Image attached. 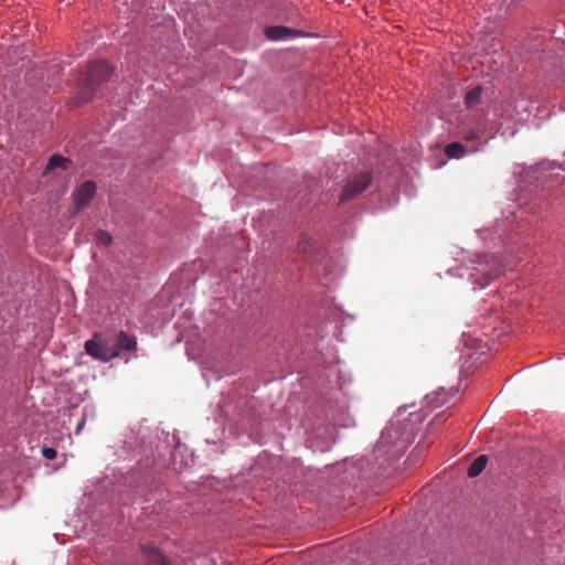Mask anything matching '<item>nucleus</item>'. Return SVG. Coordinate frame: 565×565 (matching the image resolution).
<instances>
[{
    "instance_id": "nucleus-1",
    "label": "nucleus",
    "mask_w": 565,
    "mask_h": 565,
    "mask_svg": "<svg viewBox=\"0 0 565 565\" xmlns=\"http://www.w3.org/2000/svg\"><path fill=\"white\" fill-rule=\"evenodd\" d=\"M324 375L330 379V382L334 383L332 388H337L335 392V402L334 405H331L328 409H326V418L329 420V424L324 427V437L323 440L320 439V451H327L331 448V445L335 443L338 437L337 427H345L348 426V405L345 399L341 394V384H340V369L337 363L330 364L324 367Z\"/></svg>"
},
{
    "instance_id": "nucleus-2",
    "label": "nucleus",
    "mask_w": 565,
    "mask_h": 565,
    "mask_svg": "<svg viewBox=\"0 0 565 565\" xmlns=\"http://www.w3.org/2000/svg\"><path fill=\"white\" fill-rule=\"evenodd\" d=\"M111 73L113 67L105 61L89 63L78 78V100L81 103L92 100L99 86L110 77Z\"/></svg>"
},
{
    "instance_id": "nucleus-3",
    "label": "nucleus",
    "mask_w": 565,
    "mask_h": 565,
    "mask_svg": "<svg viewBox=\"0 0 565 565\" xmlns=\"http://www.w3.org/2000/svg\"><path fill=\"white\" fill-rule=\"evenodd\" d=\"M473 263L476 264L475 274L471 276L476 282H480L482 279L487 282L497 280L505 271V266L492 254L478 255Z\"/></svg>"
},
{
    "instance_id": "nucleus-4",
    "label": "nucleus",
    "mask_w": 565,
    "mask_h": 565,
    "mask_svg": "<svg viewBox=\"0 0 565 565\" xmlns=\"http://www.w3.org/2000/svg\"><path fill=\"white\" fill-rule=\"evenodd\" d=\"M373 180L371 171L364 170L350 175L340 195V203L348 202L365 191Z\"/></svg>"
},
{
    "instance_id": "nucleus-5",
    "label": "nucleus",
    "mask_w": 565,
    "mask_h": 565,
    "mask_svg": "<svg viewBox=\"0 0 565 565\" xmlns=\"http://www.w3.org/2000/svg\"><path fill=\"white\" fill-rule=\"evenodd\" d=\"M85 351L92 358L102 362H108L116 358V352L110 349V335L95 333L85 342Z\"/></svg>"
},
{
    "instance_id": "nucleus-6",
    "label": "nucleus",
    "mask_w": 565,
    "mask_h": 565,
    "mask_svg": "<svg viewBox=\"0 0 565 565\" xmlns=\"http://www.w3.org/2000/svg\"><path fill=\"white\" fill-rule=\"evenodd\" d=\"M96 184L93 181H86L73 192V201L76 211L84 209L94 198Z\"/></svg>"
},
{
    "instance_id": "nucleus-7",
    "label": "nucleus",
    "mask_w": 565,
    "mask_h": 565,
    "mask_svg": "<svg viewBox=\"0 0 565 565\" xmlns=\"http://www.w3.org/2000/svg\"><path fill=\"white\" fill-rule=\"evenodd\" d=\"M142 552L147 561L152 565H168L166 557L154 546L145 545L142 546Z\"/></svg>"
},
{
    "instance_id": "nucleus-8",
    "label": "nucleus",
    "mask_w": 565,
    "mask_h": 565,
    "mask_svg": "<svg viewBox=\"0 0 565 565\" xmlns=\"http://www.w3.org/2000/svg\"><path fill=\"white\" fill-rule=\"evenodd\" d=\"M265 34L269 40L278 41L291 36L294 34V30L287 26H267L265 29Z\"/></svg>"
},
{
    "instance_id": "nucleus-9",
    "label": "nucleus",
    "mask_w": 565,
    "mask_h": 565,
    "mask_svg": "<svg viewBox=\"0 0 565 565\" xmlns=\"http://www.w3.org/2000/svg\"><path fill=\"white\" fill-rule=\"evenodd\" d=\"M488 457L486 455L478 456L468 468V476L470 478L478 477L486 468Z\"/></svg>"
},
{
    "instance_id": "nucleus-10",
    "label": "nucleus",
    "mask_w": 565,
    "mask_h": 565,
    "mask_svg": "<svg viewBox=\"0 0 565 565\" xmlns=\"http://www.w3.org/2000/svg\"><path fill=\"white\" fill-rule=\"evenodd\" d=\"M116 337V342L119 343V347L121 348L122 351H135L137 349V341L135 337H130L125 331L118 332Z\"/></svg>"
},
{
    "instance_id": "nucleus-11",
    "label": "nucleus",
    "mask_w": 565,
    "mask_h": 565,
    "mask_svg": "<svg viewBox=\"0 0 565 565\" xmlns=\"http://www.w3.org/2000/svg\"><path fill=\"white\" fill-rule=\"evenodd\" d=\"M397 435V429L394 425L387 426L381 435V439L377 444L379 449L385 450V448L392 443L393 437Z\"/></svg>"
},
{
    "instance_id": "nucleus-12",
    "label": "nucleus",
    "mask_w": 565,
    "mask_h": 565,
    "mask_svg": "<svg viewBox=\"0 0 565 565\" xmlns=\"http://www.w3.org/2000/svg\"><path fill=\"white\" fill-rule=\"evenodd\" d=\"M445 153L451 159H460L465 156L466 148L460 142H451L446 146Z\"/></svg>"
},
{
    "instance_id": "nucleus-13",
    "label": "nucleus",
    "mask_w": 565,
    "mask_h": 565,
    "mask_svg": "<svg viewBox=\"0 0 565 565\" xmlns=\"http://www.w3.org/2000/svg\"><path fill=\"white\" fill-rule=\"evenodd\" d=\"M481 96H482V88L480 86L472 88L466 95V105L469 108L477 106L480 103Z\"/></svg>"
},
{
    "instance_id": "nucleus-14",
    "label": "nucleus",
    "mask_w": 565,
    "mask_h": 565,
    "mask_svg": "<svg viewBox=\"0 0 565 565\" xmlns=\"http://www.w3.org/2000/svg\"><path fill=\"white\" fill-rule=\"evenodd\" d=\"M68 163H70L68 159H66L60 154H53L49 159L45 170H54L56 168L66 169Z\"/></svg>"
},
{
    "instance_id": "nucleus-15",
    "label": "nucleus",
    "mask_w": 565,
    "mask_h": 565,
    "mask_svg": "<svg viewBox=\"0 0 565 565\" xmlns=\"http://www.w3.org/2000/svg\"><path fill=\"white\" fill-rule=\"evenodd\" d=\"M95 241L100 245L109 246L113 243V236L107 231L98 230L95 233Z\"/></svg>"
},
{
    "instance_id": "nucleus-16",
    "label": "nucleus",
    "mask_w": 565,
    "mask_h": 565,
    "mask_svg": "<svg viewBox=\"0 0 565 565\" xmlns=\"http://www.w3.org/2000/svg\"><path fill=\"white\" fill-rule=\"evenodd\" d=\"M482 134H483V129H481V128H478L476 130H470L465 134V139L468 141L477 140V139L481 138Z\"/></svg>"
},
{
    "instance_id": "nucleus-17",
    "label": "nucleus",
    "mask_w": 565,
    "mask_h": 565,
    "mask_svg": "<svg viewBox=\"0 0 565 565\" xmlns=\"http://www.w3.org/2000/svg\"><path fill=\"white\" fill-rule=\"evenodd\" d=\"M42 455L44 458L52 460L56 458L57 451L51 447H43Z\"/></svg>"
},
{
    "instance_id": "nucleus-18",
    "label": "nucleus",
    "mask_w": 565,
    "mask_h": 565,
    "mask_svg": "<svg viewBox=\"0 0 565 565\" xmlns=\"http://www.w3.org/2000/svg\"><path fill=\"white\" fill-rule=\"evenodd\" d=\"M116 341H117L116 334H110V349H111V351L116 352V358H117V356H119V354L122 350L119 347V343H117Z\"/></svg>"
},
{
    "instance_id": "nucleus-19",
    "label": "nucleus",
    "mask_w": 565,
    "mask_h": 565,
    "mask_svg": "<svg viewBox=\"0 0 565 565\" xmlns=\"http://www.w3.org/2000/svg\"><path fill=\"white\" fill-rule=\"evenodd\" d=\"M83 423L77 426V431L81 429Z\"/></svg>"
}]
</instances>
